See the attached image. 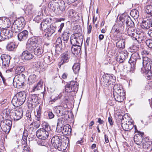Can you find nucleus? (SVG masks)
Instances as JSON below:
<instances>
[{"mask_svg": "<svg viewBox=\"0 0 152 152\" xmlns=\"http://www.w3.org/2000/svg\"><path fill=\"white\" fill-rule=\"evenodd\" d=\"M10 24L11 22L9 19H6L4 21V28H9L10 26Z\"/></svg>", "mask_w": 152, "mask_h": 152, "instance_id": "obj_50", "label": "nucleus"}, {"mask_svg": "<svg viewBox=\"0 0 152 152\" xmlns=\"http://www.w3.org/2000/svg\"><path fill=\"white\" fill-rule=\"evenodd\" d=\"M113 97L117 101L123 102L125 98V93L121 86L115 84L113 88Z\"/></svg>", "mask_w": 152, "mask_h": 152, "instance_id": "obj_3", "label": "nucleus"}, {"mask_svg": "<svg viewBox=\"0 0 152 152\" xmlns=\"http://www.w3.org/2000/svg\"><path fill=\"white\" fill-rule=\"evenodd\" d=\"M13 23L19 27V29H22L25 26V21L23 18H21L16 20Z\"/></svg>", "mask_w": 152, "mask_h": 152, "instance_id": "obj_24", "label": "nucleus"}, {"mask_svg": "<svg viewBox=\"0 0 152 152\" xmlns=\"http://www.w3.org/2000/svg\"><path fill=\"white\" fill-rule=\"evenodd\" d=\"M37 99V98L35 95H33L30 98V101L33 102H36Z\"/></svg>", "mask_w": 152, "mask_h": 152, "instance_id": "obj_56", "label": "nucleus"}, {"mask_svg": "<svg viewBox=\"0 0 152 152\" xmlns=\"http://www.w3.org/2000/svg\"><path fill=\"white\" fill-rule=\"evenodd\" d=\"M130 14L132 15L133 17L134 18H137L139 16V12L136 10H134L130 12Z\"/></svg>", "mask_w": 152, "mask_h": 152, "instance_id": "obj_49", "label": "nucleus"}, {"mask_svg": "<svg viewBox=\"0 0 152 152\" xmlns=\"http://www.w3.org/2000/svg\"><path fill=\"white\" fill-rule=\"evenodd\" d=\"M11 31L12 33H18L22 29H19V27L13 23L11 27Z\"/></svg>", "mask_w": 152, "mask_h": 152, "instance_id": "obj_37", "label": "nucleus"}, {"mask_svg": "<svg viewBox=\"0 0 152 152\" xmlns=\"http://www.w3.org/2000/svg\"><path fill=\"white\" fill-rule=\"evenodd\" d=\"M64 110V108L62 106L56 107L54 108V110L58 115L61 116V113Z\"/></svg>", "mask_w": 152, "mask_h": 152, "instance_id": "obj_39", "label": "nucleus"}, {"mask_svg": "<svg viewBox=\"0 0 152 152\" xmlns=\"http://www.w3.org/2000/svg\"><path fill=\"white\" fill-rule=\"evenodd\" d=\"M0 32V36L3 41L6 39H9L12 36V32L9 29L4 28Z\"/></svg>", "mask_w": 152, "mask_h": 152, "instance_id": "obj_12", "label": "nucleus"}, {"mask_svg": "<svg viewBox=\"0 0 152 152\" xmlns=\"http://www.w3.org/2000/svg\"><path fill=\"white\" fill-rule=\"evenodd\" d=\"M72 131L70 126L68 124L64 126L62 129V132L65 135H69Z\"/></svg>", "mask_w": 152, "mask_h": 152, "instance_id": "obj_31", "label": "nucleus"}, {"mask_svg": "<svg viewBox=\"0 0 152 152\" xmlns=\"http://www.w3.org/2000/svg\"><path fill=\"white\" fill-rule=\"evenodd\" d=\"M78 83L76 81H71L67 83L65 86L66 92H77L78 90Z\"/></svg>", "mask_w": 152, "mask_h": 152, "instance_id": "obj_9", "label": "nucleus"}, {"mask_svg": "<svg viewBox=\"0 0 152 152\" xmlns=\"http://www.w3.org/2000/svg\"><path fill=\"white\" fill-rule=\"evenodd\" d=\"M62 96V95L61 94H60L58 95L53 94L48 97V100L50 103L52 104L58 99H60Z\"/></svg>", "mask_w": 152, "mask_h": 152, "instance_id": "obj_29", "label": "nucleus"}, {"mask_svg": "<svg viewBox=\"0 0 152 152\" xmlns=\"http://www.w3.org/2000/svg\"><path fill=\"white\" fill-rule=\"evenodd\" d=\"M139 49V47L136 45H133L132 47L130 48V50L131 52L136 51L138 50Z\"/></svg>", "mask_w": 152, "mask_h": 152, "instance_id": "obj_60", "label": "nucleus"}, {"mask_svg": "<svg viewBox=\"0 0 152 152\" xmlns=\"http://www.w3.org/2000/svg\"><path fill=\"white\" fill-rule=\"evenodd\" d=\"M115 80V77L113 75L106 74L103 76L101 79V83L102 86L107 87L110 85H113Z\"/></svg>", "mask_w": 152, "mask_h": 152, "instance_id": "obj_5", "label": "nucleus"}, {"mask_svg": "<svg viewBox=\"0 0 152 152\" xmlns=\"http://www.w3.org/2000/svg\"><path fill=\"white\" fill-rule=\"evenodd\" d=\"M26 97V94L25 92H19L13 97L11 103L14 106L18 107L23 104Z\"/></svg>", "mask_w": 152, "mask_h": 152, "instance_id": "obj_4", "label": "nucleus"}, {"mask_svg": "<svg viewBox=\"0 0 152 152\" xmlns=\"http://www.w3.org/2000/svg\"><path fill=\"white\" fill-rule=\"evenodd\" d=\"M28 135V132L27 130H24L23 132L22 140L26 142L27 141V137Z\"/></svg>", "mask_w": 152, "mask_h": 152, "instance_id": "obj_52", "label": "nucleus"}, {"mask_svg": "<svg viewBox=\"0 0 152 152\" xmlns=\"http://www.w3.org/2000/svg\"><path fill=\"white\" fill-rule=\"evenodd\" d=\"M120 20H122V22H126L127 26L129 27H133L134 26V22L131 20L130 18L128 15H123L120 18Z\"/></svg>", "mask_w": 152, "mask_h": 152, "instance_id": "obj_15", "label": "nucleus"}, {"mask_svg": "<svg viewBox=\"0 0 152 152\" xmlns=\"http://www.w3.org/2000/svg\"><path fill=\"white\" fill-rule=\"evenodd\" d=\"M23 111L20 109L15 110H11L10 112V116L11 118H13L14 121H18L23 117Z\"/></svg>", "mask_w": 152, "mask_h": 152, "instance_id": "obj_10", "label": "nucleus"}, {"mask_svg": "<svg viewBox=\"0 0 152 152\" xmlns=\"http://www.w3.org/2000/svg\"><path fill=\"white\" fill-rule=\"evenodd\" d=\"M42 127L43 128H40L37 131L36 135L39 139H46L51 130V128L49 124L45 122H43Z\"/></svg>", "mask_w": 152, "mask_h": 152, "instance_id": "obj_2", "label": "nucleus"}, {"mask_svg": "<svg viewBox=\"0 0 152 152\" xmlns=\"http://www.w3.org/2000/svg\"><path fill=\"white\" fill-rule=\"evenodd\" d=\"M80 64L78 63L75 64L73 65L72 69L75 74H78L80 70Z\"/></svg>", "mask_w": 152, "mask_h": 152, "instance_id": "obj_36", "label": "nucleus"}, {"mask_svg": "<svg viewBox=\"0 0 152 152\" xmlns=\"http://www.w3.org/2000/svg\"><path fill=\"white\" fill-rule=\"evenodd\" d=\"M31 124H32V126H34L36 129L38 128L40 126L39 124L38 123L34 122V123H31Z\"/></svg>", "mask_w": 152, "mask_h": 152, "instance_id": "obj_64", "label": "nucleus"}, {"mask_svg": "<svg viewBox=\"0 0 152 152\" xmlns=\"http://www.w3.org/2000/svg\"><path fill=\"white\" fill-rule=\"evenodd\" d=\"M69 111L66 110L64 109V110L61 113V116H64V118H65L66 120H68L70 118L69 115L68 114Z\"/></svg>", "mask_w": 152, "mask_h": 152, "instance_id": "obj_46", "label": "nucleus"}, {"mask_svg": "<svg viewBox=\"0 0 152 152\" xmlns=\"http://www.w3.org/2000/svg\"><path fill=\"white\" fill-rule=\"evenodd\" d=\"M135 132L137 133L134 137V140L135 143L139 146V148L142 147V142L144 132H140L137 129L136 126H134Z\"/></svg>", "mask_w": 152, "mask_h": 152, "instance_id": "obj_8", "label": "nucleus"}, {"mask_svg": "<svg viewBox=\"0 0 152 152\" xmlns=\"http://www.w3.org/2000/svg\"><path fill=\"white\" fill-rule=\"evenodd\" d=\"M128 53L125 50L123 51L120 53L116 57L117 61L120 63H123L128 57Z\"/></svg>", "mask_w": 152, "mask_h": 152, "instance_id": "obj_16", "label": "nucleus"}, {"mask_svg": "<svg viewBox=\"0 0 152 152\" xmlns=\"http://www.w3.org/2000/svg\"><path fill=\"white\" fill-rule=\"evenodd\" d=\"M42 42V39L39 37H33L29 39L28 42L34 47H36L37 45H39Z\"/></svg>", "mask_w": 152, "mask_h": 152, "instance_id": "obj_17", "label": "nucleus"}, {"mask_svg": "<svg viewBox=\"0 0 152 152\" xmlns=\"http://www.w3.org/2000/svg\"><path fill=\"white\" fill-rule=\"evenodd\" d=\"M66 119L63 117H61L58 119V122L57 124V126H62L66 123Z\"/></svg>", "mask_w": 152, "mask_h": 152, "instance_id": "obj_43", "label": "nucleus"}, {"mask_svg": "<svg viewBox=\"0 0 152 152\" xmlns=\"http://www.w3.org/2000/svg\"><path fill=\"white\" fill-rule=\"evenodd\" d=\"M26 79L25 75L23 74L16 75L13 81V83L14 86L18 88H22L25 85L24 82Z\"/></svg>", "mask_w": 152, "mask_h": 152, "instance_id": "obj_6", "label": "nucleus"}, {"mask_svg": "<svg viewBox=\"0 0 152 152\" xmlns=\"http://www.w3.org/2000/svg\"><path fill=\"white\" fill-rule=\"evenodd\" d=\"M43 82L41 80H40L37 83L36 86H34L33 89L34 91L40 90L42 87Z\"/></svg>", "mask_w": 152, "mask_h": 152, "instance_id": "obj_42", "label": "nucleus"}, {"mask_svg": "<svg viewBox=\"0 0 152 152\" xmlns=\"http://www.w3.org/2000/svg\"><path fill=\"white\" fill-rule=\"evenodd\" d=\"M69 34H70L69 31H64L62 35L63 40L65 41L66 42L69 40Z\"/></svg>", "mask_w": 152, "mask_h": 152, "instance_id": "obj_48", "label": "nucleus"}, {"mask_svg": "<svg viewBox=\"0 0 152 152\" xmlns=\"http://www.w3.org/2000/svg\"><path fill=\"white\" fill-rule=\"evenodd\" d=\"M142 142L148 143L149 144H152L151 140L150 139L149 137H145L143 140Z\"/></svg>", "mask_w": 152, "mask_h": 152, "instance_id": "obj_59", "label": "nucleus"}, {"mask_svg": "<svg viewBox=\"0 0 152 152\" xmlns=\"http://www.w3.org/2000/svg\"><path fill=\"white\" fill-rule=\"evenodd\" d=\"M56 9L57 10L62 12L65 9V3L62 0H56Z\"/></svg>", "mask_w": 152, "mask_h": 152, "instance_id": "obj_23", "label": "nucleus"}, {"mask_svg": "<svg viewBox=\"0 0 152 152\" xmlns=\"http://www.w3.org/2000/svg\"><path fill=\"white\" fill-rule=\"evenodd\" d=\"M70 57V54L69 52H65L62 53L61 57V60L58 63L59 67L60 68L62 65L65 63L68 62L69 61Z\"/></svg>", "mask_w": 152, "mask_h": 152, "instance_id": "obj_13", "label": "nucleus"}, {"mask_svg": "<svg viewBox=\"0 0 152 152\" xmlns=\"http://www.w3.org/2000/svg\"><path fill=\"white\" fill-rule=\"evenodd\" d=\"M56 45H62V42L61 39L60 37H58L57 38L56 40Z\"/></svg>", "mask_w": 152, "mask_h": 152, "instance_id": "obj_63", "label": "nucleus"}, {"mask_svg": "<svg viewBox=\"0 0 152 152\" xmlns=\"http://www.w3.org/2000/svg\"><path fill=\"white\" fill-rule=\"evenodd\" d=\"M65 138H66V140H65L64 138L63 139L62 142H61L60 144V146H59L57 149L59 151L65 150L68 146L69 139H67V137H65Z\"/></svg>", "mask_w": 152, "mask_h": 152, "instance_id": "obj_26", "label": "nucleus"}, {"mask_svg": "<svg viewBox=\"0 0 152 152\" xmlns=\"http://www.w3.org/2000/svg\"><path fill=\"white\" fill-rule=\"evenodd\" d=\"M48 7L52 10L54 11L56 9V0L50 2L48 4Z\"/></svg>", "mask_w": 152, "mask_h": 152, "instance_id": "obj_44", "label": "nucleus"}, {"mask_svg": "<svg viewBox=\"0 0 152 152\" xmlns=\"http://www.w3.org/2000/svg\"><path fill=\"white\" fill-rule=\"evenodd\" d=\"M34 47L32 46V45L27 42L26 44V48L28 50L31 51L34 48Z\"/></svg>", "mask_w": 152, "mask_h": 152, "instance_id": "obj_58", "label": "nucleus"}, {"mask_svg": "<svg viewBox=\"0 0 152 152\" xmlns=\"http://www.w3.org/2000/svg\"><path fill=\"white\" fill-rule=\"evenodd\" d=\"M81 47L73 44L71 48V50L72 54L75 56L81 53Z\"/></svg>", "mask_w": 152, "mask_h": 152, "instance_id": "obj_21", "label": "nucleus"}, {"mask_svg": "<svg viewBox=\"0 0 152 152\" xmlns=\"http://www.w3.org/2000/svg\"><path fill=\"white\" fill-rule=\"evenodd\" d=\"M83 37L81 33H76L71 37L70 42L72 44L81 47L83 41Z\"/></svg>", "mask_w": 152, "mask_h": 152, "instance_id": "obj_7", "label": "nucleus"}, {"mask_svg": "<svg viewBox=\"0 0 152 152\" xmlns=\"http://www.w3.org/2000/svg\"><path fill=\"white\" fill-rule=\"evenodd\" d=\"M36 80V76L34 74L30 75L28 78V81L31 83H34Z\"/></svg>", "mask_w": 152, "mask_h": 152, "instance_id": "obj_47", "label": "nucleus"}, {"mask_svg": "<svg viewBox=\"0 0 152 152\" xmlns=\"http://www.w3.org/2000/svg\"><path fill=\"white\" fill-rule=\"evenodd\" d=\"M138 60H141V62L142 61L143 66L141 68L142 72L146 74L150 73L151 75L152 76V61L147 57H143L142 60L137 52L133 53L129 61L132 68V66L133 69L135 68L136 63Z\"/></svg>", "mask_w": 152, "mask_h": 152, "instance_id": "obj_1", "label": "nucleus"}, {"mask_svg": "<svg viewBox=\"0 0 152 152\" xmlns=\"http://www.w3.org/2000/svg\"><path fill=\"white\" fill-rule=\"evenodd\" d=\"M121 126L123 129L126 131L131 130L134 127L132 122L129 121L121 123Z\"/></svg>", "mask_w": 152, "mask_h": 152, "instance_id": "obj_20", "label": "nucleus"}, {"mask_svg": "<svg viewBox=\"0 0 152 152\" xmlns=\"http://www.w3.org/2000/svg\"><path fill=\"white\" fill-rule=\"evenodd\" d=\"M124 32V26L122 23H119L118 27L115 31V33H123Z\"/></svg>", "mask_w": 152, "mask_h": 152, "instance_id": "obj_33", "label": "nucleus"}, {"mask_svg": "<svg viewBox=\"0 0 152 152\" xmlns=\"http://www.w3.org/2000/svg\"><path fill=\"white\" fill-rule=\"evenodd\" d=\"M63 139L60 136H53L51 140V142L53 145L56 149H58V147L61 146V143Z\"/></svg>", "mask_w": 152, "mask_h": 152, "instance_id": "obj_14", "label": "nucleus"}, {"mask_svg": "<svg viewBox=\"0 0 152 152\" xmlns=\"http://www.w3.org/2000/svg\"><path fill=\"white\" fill-rule=\"evenodd\" d=\"M34 57L33 55L30 52L27 50L23 51L21 55V58L22 59L25 60H29L31 59Z\"/></svg>", "mask_w": 152, "mask_h": 152, "instance_id": "obj_25", "label": "nucleus"}, {"mask_svg": "<svg viewBox=\"0 0 152 152\" xmlns=\"http://www.w3.org/2000/svg\"><path fill=\"white\" fill-rule=\"evenodd\" d=\"M127 32L128 35L131 37H133L135 39L139 42L142 41V39H140V32L137 31L136 29L134 27H129L127 30Z\"/></svg>", "mask_w": 152, "mask_h": 152, "instance_id": "obj_11", "label": "nucleus"}, {"mask_svg": "<svg viewBox=\"0 0 152 152\" xmlns=\"http://www.w3.org/2000/svg\"><path fill=\"white\" fill-rule=\"evenodd\" d=\"M1 59L2 62V66L4 68L9 66L11 57L9 55L3 54L1 56Z\"/></svg>", "mask_w": 152, "mask_h": 152, "instance_id": "obj_18", "label": "nucleus"}, {"mask_svg": "<svg viewBox=\"0 0 152 152\" xmlns=\"http://www.w3.org/2000/svg\"><path fill=\"white\" fill-rule=\"evenodd\" d=\"M141 26L143 29H148L152 27V17H148L146 20H143Z\"/></svg>", "mask_w": 152, "mask_h": 152, "instance_id": "obj_19", "label": "nucleus"}, {"mask_svg": "<svg viewBox=\"0 0 152 152\" xmlns=\"http://www.w3.org/2000/svg\"><path fill=\"white\" fill-rule=\"evenodd\" d=\"M55 27L53 25L48 26L45 32L46 33L45 35L47 37L50 36L55 31Z\"/></svg>", "mask_w": 152, "mask_h": 152, "instance_id": "obj_28", "label": "nucleus"}, {"mask_svg": "<svg viewBox=\"0 0 152 152\" xmlns=\"http://www.w3.org/2000/svg\"><path fill=\"white\" fill-rule=\"evenodd\" d=\"M1 123L11 128L12 122L10 120L7 119L4 120L3 121H1Z\"/></svg>", "mask_w": 152, "mask_h": 152, "instance_id": "obj_51", "label": "nucleus"}, {"mask_svg": "<svg viewBox=\"0 0 152 152\" xmlns=\"http://www.w3.org/2000/svg\"><path fill=\"white\" fill-rule=\"evenodd\" d=\"M28 32L26 30H24L19 33L18 35V39L20 41L26 39L28 37Z\"/></svg>", "mask_w": 152, "mask_h": 152, "instance_id": "obj_22", "label": "nucleus"}, {"mask_svg": "<svg viewBox=\"0 0 152 152\" xmlns=\"http://www.w3.org/2000/svg\"><path fill=\"white\" fill-rule=\"evenodd\" d=\"M41 25L42 30L45 32L46 30L48 27L47 24L45 22H42L41 23Z\"/></svg>", "mask_w": 152, "mask_h": 152, "instance_id": "obj_53", "label": "nucleus"}, {"mask_svg": "<svg viewBox=\"0 0 152 152\" xmlns=\"http://www.w3.org/2000/svg\"><path fill=\"white\" fill-rule=\"evenodd\" d=\"M28 130L30 132L35 131L36 129L34 128V126H32V124H31L28 127Z\"/></svg>", "mask_w": 152, "mask_h": 152, "instance_id": "obj_62", "label": "nucleus"}, {"mask_svg": "<svg viewBox=\"0 0 152 152\" xmlns=\"http://www.w3.org/2000/svg\"><path fill=\"white\" fill-rule=\"evenodd\" d=\"M125 46V40L123 39L119 40L116 44V47L120 48H124Z\"/></svg>", "mask_w": 152, "mask_h": 152, "instance_id": "obj_41", "label": "nucleus"}, {"mask_svg": "<svg viewBox=\"0 0 152 152\" xmlns=\"http://www.w3.org/2000/svg\"><path fill=\"white\" fill-rule=\"evenodd\" d=\"M43 52V50L41 47H37L34 49V53L37 56L42 55Z\"/></svg>", "mask_w": 152, "mask_h": 152, "instance_id": "obj_32", "label": "nucleus"}, {"mask_svg": "<svg viewBox=\"0 0 152 152\" xmlns=\"http://www.w3.org/2000/svg\"><path fill=\"white\" fill-rule=\"evenodd\" d=\"M48 117L50 119L53 118L54 117V115L52 112H48Z\"/></svg>", "mask_w": 152, "mask_h": 152, "instance_id": "obj_61", "label": "nucleus"}, {"mask_svg": "<svg viewBox=\"0 0 152 152\" xmlns=\"http://www.w3.org/2000/svg\"><path fill=\"white\" fill-rule=\"evenodd\" d=\"M37 143L39 145L44 146V149L47 151L48 148V144L46 139H39L37 141Z\"/></svg>", "mask_w": 152, "mask_h": 152, "instance_id": "obj_27", "label": "nucleus"}, {"mask_svg": "<svg viewBox=\"0 0 152 152\" xmlns=\"http://www.w3.org/2000/svg\"><path fill=\"white\" fill-rule=\"evenodd\" d=\"M151 145V144H149L148 143L142 142V146L143 148L145 150H147L148 149L150 146Z\"/></svg>", "mask_w": 152, "mask_h": 152, "instance_id": "obj_57", "label": "nucleus"}, {"mask_svg": "<svg viewBox=\"0 0 152 152\" xmlns=\"http://www.w3.org/2000/svg\"><path fill=\"white\" fill-rule=\"evenodd\" d=\"M145 43L149 48L152 49V40L147 39L146 40Z\"/></svg>", "mask_w": 152, "mask_h": 152, "instance_id": "obj_55", "label": "nucleus"}, {"mask_svg": "<svg viewBox=\"0 0 152 152\" xmlns=\"http://www.w3.org/2000/svg\"><path fill=\"white\" fill-rule=\"evenodd\" d=\"M62 45H56L55 53L56 55L58 56L62 52Z\"/></svg>", "mask_w": 152, "mask_h": 152, "instance_id": "obj_38", "label": "nucleus"}, {"mask_svg": "<svg viewBox=\"0 0 152 152\" xmlns=\"http://www.w3.org/2000/svg\"><path fill=\"white\" fill-rule=\"evenodd\" d=\"M44 59L47 63L50 64L53 60V54L51 51L45 53Z\"/></svg>", "mask_w": 152, "mask_h": 152, "instance_id": "obj_30", "label": "nucleus"}, {"mask_svg": "<svg viewBox=\"0 0 152 152\" xmlns=\"http://www.w3.org/2000/svg\"><path fill=\"white\" fill-rule=\"evenodd\" d=\"M26 117H27V118L28 120H30V121L32 120L31 112L30 111L27 110L26 112Z\"/></svg>", "mask_w": 152, "mask_h": 152, "instance_id": "obj_54", "label": "nucleus"}, {"mask_svg": "<svg viewBox=\"0 0 152 152\" xmlns=\"http://www.w3.org/2000/svg\"><path fill=\"white\" fill-rule=\"evenodd\" d=\"M0 126L3 131L6 134H8L9 133L11 127L1 123Z\"/></svg>", "mask_w": 152, "mask_h": 152, "instance_id": "obj_34", "label": "nucleus"}, {"mask_svg": "<svg viewBox=\"0 0 152 152\" xmlns=\"http://www.w3.org/2000/svg\"><path fill=\"white\" fill-rule=\"evenodd\" d=\"M145 12L149 15L148 17H152V5H148L145 7Z\"/></svg>", "mask_w": 152, "mask_h": 152, "instance_id": "obj_35", "label": "nucleus"}, {"mask_svg": "<svg viewBox=\"0 0 152 152\" xmlns=\"http://www.w3.org/2000/svg\"><path fill=\"white\" fill-rule=\"evenodd\" d=\"M37 114H35L36 119L38 121L40 120V117L41 116V109L40 106H39L37 109Z\"/></svg>", "mask_w": 152, "mask_h": 152, "instance_id": "obj_45", "label": "nucleus"}, {"mask_svg": "<svg viewBox=\"0 0 152 152\" xmlns=\"http://www.w3.org/2000/svg\"><path fill=\"white\" fill-rule=\"evenodd\" d=\"M16 46L14 42H10L7 45L6 49L8 51H12L15 48Z\"/></svg>", "mask_w": 152, "mask_h": 152, "instance_id": "obj_40", "label": "nucleus"}]
</instances>
